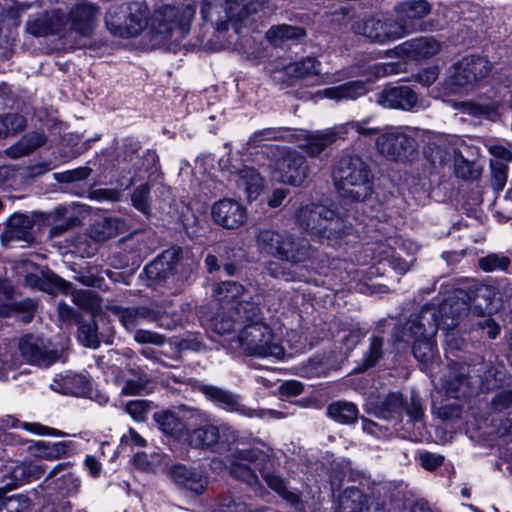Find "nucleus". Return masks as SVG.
<instances>
[{
	"label": "nucleus",
	"mask_w": 512,
	"mask_h": 512,
	"mask_svg": "<svg viewBox=\"0 0 512 512\" xmlns=\"http://www.w3.org/2000/svg\"><path fill=\"white\" fill-rule=\"evenodd\" d=\"M255 12L254 0H202L200 5L203 20L211 22L217 32L227 31L231 24L239 35V44L245 52H248V48H254L252 34L256 30L253 16Z\"/></svg>",
	"instance_id": "nucleus-1"
},
{
	"label": "nucleus",
	"mask_w": 512,
	"mask_h": 512,
	"mask_svg": "<svg viewBox=\"0 0 512 512\" xmlns=\"http://www.w3.org/2000/svg\"><path fill=\"white\" fill-rule=\"evenodd\" d=\"M436 310L426 308L419 315H413L404 325L395 331V345L397 349H405L412 345V352L424 369L434 363L435 344L433 337L436 334Z\"/></svg>",
	"instance_id": "nucleus-2"
},
{
	"label": "nucleus",
	"mask_w": 512,
	"mask_h": 512,
	"mask_svg": "<svg viewBox=\"0 0 512 512\" xmlns=\"http://www.w3.org/2000/svg\"><path fill=\"white\" fill-rule=\"evenodd\" d=\"M332 177L343 198L364 201L372 194V176L358 156H343L334 167Z\"/></svg>",
	"instance_id": "nucleus-3"
},
{
	"label": "nucleus",
	"mask_w": 512,
	"mask_h": 512,
	"mask_svg": "<svg viewBox=\"0 0 512 512\" xmlns=\"http://www.w3.org/2000/svg\"><path fill=\"white\" fill-rule=\"evenodd\" d=\"M148 14L144 3L128 2L110 9L106 24L112 33L120 37H134L146 27Z\"/></svg>",
	"instance_id": "nucleus-4"
},
{
	"label": "nucleus",
	"mask_w": 512,
	"mask_h": 512,
	"mask_svg": "<svg viewBox=\"0 0 512 512\" xmlns=\"http://www.w3.org/2000/svg\"><path fill=\"white\" fill-rule=\"evenodd\" d=\"M256 155V141L253 137L244 144L239 151L240 158H232L228 155L221 158L219 165L222 170L228 171L231 175H237V186L243 189L247 198L252 200L256 193V173L254 169Z\"/></svg>",
	"instance_id": "nucleus-5"
},
{
	"label": "nucleus",
	"mask_w": 512,
	"mask_h": 512,
	"mask_svg": "<svg viewBox=\"0 0 512 512\" xmlns=\"http://www.w3.org/2000/svg\"><path fill=\"white\" fill-rule=\"evenodd\" d=\"M490 71L491 63L487 59L480 56L463 57L448 69L445 89L447 93H457L484 79Z\"/></svg>",
	"instance_id": "nucleus-6"
},
{
	"label": "nucleus",
	"mask_w": 512,
	"mask_h": 512,
	"mask_svg": "<svg viewBox=\"0 0 512 512\" xmlns=\"http://www.w3.org/2000/svg\"><path fill=\"white\" fill-rule=\"evenodd\" d=\"M296 219L298 224L308 232L319 237L337 238L340 236L341 220L334 213L323 205L308 204L302 206Z\"/></svg>",
	"instance_id": "nucleus-7"
},
{
	"label": "nucleus",
	"mask_w": 512,
	"mask_h": 512,
	"mask_svg": "<svg viewBox=\"0 0 512 512\" xmlns=\"http://www.w3.org/2000/svg\"><path fill=\"white\" fill-rule=\"evenodd\" d=\"M422 136L418 128L408 126L386 127L376 139V148L380 154L392 159H401L407 151L414 150L417 139Z\"/></svg>",
	"instance_id": "nucleus-8"
},
{
	"label": "nucleus",
	"mask_w": 512,
	"mask_h": 512,
	"mask_svg": "<svg viewBox=\"0 0 512 512\" xmlns=\"http://www.w3.org/2000/svg\"><path fill=\"white\" fill-rule=\"evenodd\" d=\"M265 251L282 260L293 263L303 262L309 258V249L304 242L296 243L288 235L265 231L258 235V250Z\"/></svg>",
	"instance_id": "nucleus-9"
},
{
	"label": "nucleus",
	"mask_w": 512,
	"mask_h": 512,
	"mask_svg": "<svg viewBox=\"0 0 512 512\" xmlns=\"http://www.w3.org/2000/svg\"><path fill=\"white\" fill-rule=\"evenodd\" d=\"M395 73H397V66L395 64H375L368 68V72H365V74L371 75L368 78V81L364 82L357 80L336 87L326 88L322 91H319L318 95L336 101L353 100L365 95L369 91V82L373 79H378L380 77Z\"/></svg>",
	"instance_id": "nucleus-10"
},
{
	"label": "nucleus",
	"mask_w": 512,
	"mask_h": 512,
	"mask_svg": "<svg viewBox=\"0 0 512 512\" xmlns=\"http://www.w3.org/2000/svg\"><path fill=\"white\" fill-rule=\"evenodd\" d=\"M320 63L312 57H307L299 62L286 63L281 61L273 70L274 73L280 74L274 76L276 80L288 82L294 78L310 79L311 84L335 83L340 80L335 75L320 74Z\"/></svg>",
	"instance_id": "nucleus-11"
},
{
	"label": "nucleus",
	"mask_w": 512,
	"mask_h": 512,
	"mask_svg": "<svg viewBox=\"0 0 512 512\" xmlns=\"http://www.w3.org/2000/svg\"><path fill=\"white\" fill-rule=\"evenodd\" d=\"M194 15L195 6L188 4L183 8L180 20L159 21L153 27V40L155 43L169 48L180 44L190 30V23Z\"/></svg>",
	"instance_id": "nucleus-12"
},
{
	"label": "nucleus",
	"mask_w": 512,
	"mask_h": 512,
	"mask_svg": "<svg viewBox=\"0 0 512 512\" xmlns=\"http://www.w3.org/2000/svg\"><path fill=\"white\" fill-rule=\"evenodd\" d=\"M19 351L27 363L40 367H48L60 357L49 340L33 334H26L19 339Z\"/></svg>",
	"instance_id": "nucleus-13"
},
{
	"label": "nucleus",
	"mask_w": 512,
	"mask_h": 512,
	"mask_svg": "<svg viewBox=\"0 0 512 512\" xmlns=\"http://www.w3.org/2000/svg\"><path fill=\"white\" fill-rule=\"evenodd\" d=\"M469 310L468 304L465 300H455L449 298L445 300L439 308L441 320L436 318L438 328L445 330V341L449 348L460 349L463 344V339L456 336L454 328L458 326L459 319L466 315Z\"/></svg>",
	"instance_id": "nucleus-14"
},
{
	"label": "nucleus",
	"mask_w": 512,
	"mask_h": 512,
	"mask_svg": "<svg viewBox=\"0 0 512 512\" xmlns=\"http://www.w3.org/2000/svg\"><path fill=\"white\" fill-rule=\"evenodd\" d=\"M278 451H274L269 445L258 441V463L261 462V473L267 485L281 497L291 503L298 501V495L291 491L286 483L278 476L270 473L278 464Z\"/></svg>",
	"instance_id": "nucleus-15"
},
{
	"label": "nucleus",
	"mask_w": 512,
	"mask_h": 512,
	"mask_svg": "<svg viewBox=\"0 0 512 512\" xmlns=\"http://www.w3.org/2000/svg\"><path fill=\"white\" fill-rule=\"evenodd\" d=\"M309 175L306 159L295 151H288L275 162L273 177L286 184L300 186Z\"/></svg>",
	"instance_id": "nucleus-16"
},
{
	"label": "nucleus",
	"mask_w": 512,
	"mask_h": 512,
	"mask_svg": "<svg viewBox=\"0 0 512 512\" xmlns=\"http://www.w3.org/2000/svg\"><path fill=\"white\" fill-rule=\"evenodd\" d=\"M408 29V26L395 23V21H381L374 18L358 22L354 25V31L357 34L380 44L404 37Z\"/></svg>",
	"instance_id": "nucleus-17"
},
{
	"label": "nucleus",
	"mask_w": 512,
	"mask_h": 512,
	"mask_svg": "<svg viewBox=\"0 0 512 512\" xmlns=\"http://www.w3.org/2000/svg\"><path fill=\"white\" fill-rule=\"evenodd\" d=\"M211 216L215 224L224 229H238L247 221L246 208L238 201L223 198L216 201L211 208Z\"/></svg>",
	"instance_id": "nucleus-18"
},
{
	"label": "nucleus",
	"mask_w": 512,
	"mask_h": 512,
	"mask_svg": "<svg viewBox=\"0 0 512 512\" xmlns=\"http://www.w3.org/2000/svg\"><path fill=\"white\" fill-rule=\"evenodd\" d=\"M376 102L390 109L411 111L424 108L417 94L408 86L386 88L376 95Z\"/></svg>",
	"instance_id": "nucleus-19"
},
{
	"label": "nucleus",
	"mask_w": 512,
	"mask_h": 512,
	"mask_svg": "<svg viewBox=\"0 0 512 512\" xmlns=\"http://www.w3.org/2000/svg\"><path fill=\"white\" fill-rule=\"evenodd\" d=\"M338 137H341V131H337L336 127L315 132L298 130L291 134V140L311 156L319 155Z\"/></svg>",
	"instance_id": "nucleus-20"
},
{
	"label": "nucleus",
	"mask_w": 512,
	"mask_h": 512,
	"mask_svg": "<svg viewBox=\"0 0 512 512\" xmlns=\"http://www.w3.org/2000/svg\"><path fill=\"white\" fill-rule=\"evenodd\" d=\"M34 221L31 217L22 213H14L6 223L5 229L0 235V239L5 246H9L12 242H23L22 247L32 244L35 240L32 228Z\"/></svg>",
	"instance_id": "nucleus-21"
},
{
	"label": "nucleus",
	"mask_w": 512,
	"mask_h": 512,
	"mask_svg": "<svg viewBox=\"0 0 512 512\" xmlns=\"http://www.w3.org/2000/svg\"><path fill=\"white\" fill-rule=\"evenodd\" d=\"M221 434L227 441L236 442V432L231 427H218L213 424L193 428L187 432L185 440L193 448H212L219 442Z\"/></svg>",
	"instance_id": "nucleus-22"
},
{
	"label": "nucleus",
	"mask_w": 512,
	"mask_h": 512,
	"mask_svg": "<svg viewBox=\"0 0 512 512\" xmlns=\"http://www.w3.org/2000/svg\"><path fill=\"white\" fill-rule=\"evenodd\" d=\"M182 249L171 247L161 253L154 261L146 265L145 273L154 282H164L177 272Z\"/></svg>",
	"instance_id": "nucleus-23"
},
{
	"label": "nucleus",
	"mask_w": 512,
	"mask_h": 512,
	"mask_svg": "<svg viewBox=\"0 0 512 512\" xmlns=\"http://www.w3.org/2000/svg\"><path fill=\"white\" fill-rule=\"evenodd\" d=\"M228 461L230 474L233 477L249 485L256 483V452L253 449L237 447L230 453Z\"/></svg>",
	"instance_id": "nucleus-24"
},
{
	"label": "nucleus",
	"mask_w": 512,
	"mask_h": 512,
	"mask_svg": "<svg viewBox=\"0 0 512 512\" xmlns=\"http://www.w3.org/2000/svg\"><path fill=\"white\" fill-rule=\"evenodd\" d=\"M200 391L207 399L226 411L236 412L247 417L254 415V410L246 407L241 403L239 396L228 390L213 385H203L200 387Z\"/></svg>",
	"instance_id": "nucleus-25"
},
{
	"label": "nucleus",
	"mask_w": 512,
	"mask_h": 512,
	"mask_svg": "<svg viewBox=\"0 0 512 512\" xmlns=\"http://www.w3.org/2000/svg\"><path fill=\"white\" fill-rule=\"evenodd\" d=\"M169 477L179 487L195 494L204 492L208 485L207 477L199 470L189 468L184 464H174L169 468Z\"/></svg>",
	"instance_id": "nucleus-26"
},
{
	"label": "nucleus",
	"mask_w": 512,
	"mask_h": 512,
	"mask_svg": "<svg viewBox=\"0 0 512 512\" xmlns=\"http://www.w3.org/2000/svg\"><path fill=\"white\" fill-rule=\"evenodd\" d=\"M440 49V43L433 37H419L403 42L392 52L399 57L425 59L436 55Z\"/></svg>",
	"instance_id": "nucleus-27"
},
{
	"label": "nucleus",
	"mask_w": 512,
	"mask_h": 512,
	"mask_svg": "<svg viewBox=\"0 0 512 512\" xmlns=\"http://www.w3.org/2000/svg\"><path fill=\"white\" fill-rule=\"evenodd\" d=\"M98 8L95 5L82 3L70 12V30L81 37H90L95 29Z\"/></svg>",
	"instance_id": "nucleus-28"
},
{
	"label": "nucleus",
	"mask_w": 512,
	"mask_h": 512,
	"mask_svg": "<svg viewBox=\"0 0 512 512\" xmlns=\"http://www.w3.org/2000/svg\"><path fill=\"white\" fill-rule=\"evenodd\" d=\"M26 30L36 37L57 35L63 30V18L58 11L45 12L30 19Z\"/></svg>",
	"instance_id": "nucleus-29"
},
{
	"label": "nucleus",
	"mask_w": 512,
	"mask_h": 512,
	"mask_svg": "<svg viewBox=\"0 0 512 512\" xmlns=\"http://www.w3.org/2000/svg\"><path fill=\"white\" fill-rule=\"evenodd\" d=\"M51 388L66 395L86 396L90 391V381L84 374L67 373L58 375L51 384Z\"/></svg>",
	"instance_id": "nucleus-30"
},
{
	"label": "nucleus",
	"mask_w": 512,
	"mask_h": 512,
	"mask_svg": "<svg viewBox=\"0 0 512 512\" xmlns=\"http://www.w3.org/2000/svg\"><path fill=\"white\" fill-rule=\"evenodd\" d=\"M114 312L128 331L136 330L142 323L152 322L156 315L154 308L148 306L115 307Z\"/></svg>",
	"instance_id": "nucleus-31"
},
{
	"label": "nucleus",
	"mask_w": 512,
	"mask_h": 512,
	"mask_svg": "<svg viewBox=\"0 0 512 512\" xmlns=\"http://www.w3.org/2000/svg\"><path fill=\"white\" fill-rule=\"evenodd\" d=\"M158 428L175 439H185L187 432L192 429L191 423H185L171 411H160L154 414Z\"/></svg>",
	"instance_id": "nucleus-32"
},
{
	"label": "nucleus",
	"mask_w": 512,
	"mask_h": 512,
	"mask_svg": "<svg viewBox=\"0 0 512 512\" xmlns=\"http://www.w3.org/2000/svg\"><path fill=\"white\" fill-rule=\"evenodd\" d=\"M258 357H271L280 360L284 356V349L277 337L266 324L258 322Z\"/></svg>",
	"instance_id": "nucleus-33"
},
{
	"label": "nucleus",
	"mask_w": 512,
	"mask_h": 512,
	"mask_svg": "<svg viewBox=\"0 0 512 512\" xmlns=\"http://www.w3.org/2000/svg\"><path fill=\"white\" fill-rule=\"evenodd\" d=\"M429 4L425 0L408 1L397 6L399 14L395 23H400L409 27L406 34L416 29L414 20L421 19L428 14Z\"/></svg>",
	"instance_id": "nucleus-34"
},
{
	"label": "nucleus",
	"mask_w": 512,
	"mask_h": 512,
	"mask_svg": "<svg viewBox=\"0 0 512 512\" xmlns=\"http://www.w3.org/2000/svg\"><path fill=\"white\" fill-rule=\"evenodd\" d=\"M256 323H248L239 332L238 336L229 343V348L243 356L244 359L256 355Z\"/></svg>",
	"instance_id": "nucleus-35"
},
{
	"label": "nucleus",
	"mask_w": 512,
	"mask_h": 512,
	"mask_svg": "<svg viewBox=\"0 0 512 512\" xmlns=\"http://www.w3.org/2000/svg\"><path fill=\"white\" fill-rule=\"evenodd\" d=\"M468 367L461 365L453 370V379L445 380L441 384V391H444L449 398L466 397L472 393L471 382L466 379L464 372Z\"/></svg>",
	"instance_id": "nucleus-36"
},
{
	"label": "nucleus",
	"mask_w": 512,
	"mask_h": 512,
	"mask_svg": "<svg viewBox=\"0 0 512 512\" xmlns=\"http://www.w3.org/2000/svg\"><path fill=\"white\" fill-rule=\"evenodd\" d=\"M349 499L356 505L352 509V512H384V507L380 503L373 499L363 497L358 489H350L345 492L341 499V505L344 509L348 508L346 503Z\"/></svg>",
	"instance_id": "nucleus-37"
},
{
	"label": "nucleus",
	"mask_w": 512,
	"mask_h": 512,
	"mask_svg": "<svg viewBox=\"0 0 512 512\" xmlns=\"http://www.w3.org/2000/svg\"><path fill=\"white\" fill-rule=\"evenodd\" d=\"M45 136L40 133L25 134L16 144L7 149V155L12 158H19L30 154L36 148L45 143Z\"/></svg>",
	"instance_id": "nucleus-38"
},
{
	"label": "nucleus",
	"mask_w": 512,
	"mask_h": 512,
	"mask_svg": "<svg viewBox=\"0 0 512 512\" xmlns=\"http://www.w3.org/2000/svg\"><path fill=\"white\" fill-rule=\"evenodd\" d=\"M3 425L7 428H22L32 434L36 435H46V436H64L65 434L60 430L55 428H51L48 426H44L39 423H28V422H20L13 416H6L2 419Z\"/></svg>",
	"instance_id": "nucleus-39"
},
{
	"label": "nucleus",
	"mask_w": 512,
	"mask_h": 512,
	"mask_svg": "<svg viewBox=\"0 0 512 512\" xmlns=\"http://www.w3.org/2000/svg\"><path fill=\"white\" fill-rule=\"evenodd\" d=\"M377 253L379 261H387L395 271L401 274L406 273L414 261V258L403 259L400 253H396L395 249L386 245H379Z\"/></svg>",
	"instance_id": "nucleus-40"
},
{
	"label": "nucleus",
	"mask_w": 512,
	"mask_h": 512,
	"mask_svg": "<svg viewBox=\"0 0 512 512\" xmlns=\"http://www.w3.org/2000/svg\"><path fill=\"white\" fill-rule=\"evenodd\" d=\"M4 478L9 481L5 484L8 490L17 488L26 482V461H7L4 466Z\"/></svg>",
	"instance_id": "nucleus-41"
},
{
	"label": "nucleus",
	"mask_w": 512,
	"mask_h": 512,
	"mask_svg": "<svg viewBox=\"0 0 512 512\" xmlns=\"http://www.w3.org/2000/svg\"><path fill=\"white\" fill-rule=\"evenodd\" d=\"M327 413L335 421L349 424L357 419L358 409L351 402L338 401L328 406Z\"/></svg>",
	"instance_id": "nucleus-42"
},
{
	"label": "nucleus",
	"mask_w": 512,
	"mask_h": 512,
	"mask_svg": "<svg viewBox=\"0 0 512 512\" xmlns=\"http://www.w3.org/2000/svg\"><path fill=\"white\" fill-rule=\"evenodd\" d=\"M402 408V395L398 392H392L381 400L376 408V414L381 418L388 419L399 415Z\"/></svg>",
	"instance_id": "nucleus-43"
},
{
	"label": "nucleus",
	"mask_w": 512,
	"mask_h": 512,
	"mask_svg": "<svg viewBox=\"0 0 512 512\" xmlns=\"http://www.w3.org/2000/svg\"><path fill=\"white\" fill-rule=\"evenodd\" d=\"M303 35L304 31L302 28L282 24L269 29L266 37L272 44L280 45L284 40L299 39Z\"/></svg>",
	"instance_id": "nucleus-44"
},
{
	"label": "nucleus",
	"mask_w": 512,
	"mask_h": 512,
	"mask_svg": "<svg viewBox=\"0 0 512 512\" xmlns=\"http://www.w3.org/2000/svg\"><path fill=\"white\" fill-rule=\"evenodd\" d=\"M245 288L235 281H223L215 285L214 296L220 302H230L242 296Z\"/></svg>",
	"instance_id": "nucleus-45"
},
{
	"label": "nucleus",
	"mask_w": 512,
	"mask_h": 512,
	"mask_svg": "<svg viewBox=\"0 0 512 512\" xmlns=\"http://www.w3.org/2000/svg\"><path fill=\"white\" fill-rule=\"evenodd\" d=\"M370 118H366L359 121H350L340 126H337V131H341V137L348 134L349 132H356L361 136H371L380 134L382 130L377 127L369 125Z\"/></svg>",
	"instance_id": "nucleus-46"
},
{
	"label": "nucleus",
	"mask_w": 512,
	"mask_h": 512,
	"mask_svg": "<svg viewBox=\"0 0 512 512\" xmlns=\"http://www.w3.org/2000/svg\"><path fill=\"white\" fill-rule=\"evenodd\" d=\"M26 120L16 113L0 116V138L17 133L25 128Z\"/></svg>",
	"instance_id": "nucleus-47"
},
{
	"label": "nucleus",
	"mask_w": 512,
	"mask_h": 512,
	"mask_svg": "<svg viewBox=\"0 0 512 512\" xmlns=\"http://www.w3.org/2000/svg\"><path fill=\"white\" fill-rule=\"evenodd\" d=\"M78 339L83 345L90 348L95 349L100 345L97 334V325L93 319L80 323L78 327Z\"/></svg>",
	"instance_id": "nucleus-48"
},
{
	"label": "nucleus",
	"mask_w": 512,
	"mask_h": 512,
	"mask_svg": "<svg viewBox=\"0 0 512 512\" xmlns=\"http://www.w3.org/2000/svg\"><path fill=\"white\" fill-rule=\"evenodd\" d=\"M133 206L145 215L151 214L150 203V185L148 183L141 184L132 193L131 196Z\"/></svg>",
	"instance_id": "nucleus-49"
},
{
	"label": "nucleus",
	"mask_w": 512,
	"mask_h": 512,
	"mask_svg": "<svg viewBox=\"0 0 512 512\" xmlns=\"http://www.w3.org/2000/svg\"><path fill=\"white\" fill-rule=\"evenodd\" d=\"M36 307L37 303L34 300L26 298L18 302H13L10 305L0 306V316L10 317L12 314L34 313Z\"/></svg>",
	"instance_id": "nucleus-50"
},
{
	"label": "nucleus",
	"mask_w": 512,
	"mask_h": 512,
	"mask_svg": "<svg viewBox=\"0 0 512 512\" xmlns=\"http://www.w3.org/2000/svg\"><path fill=\"white\" fill-rule=\"evenodd\" d=\"M509 263L510 261L506 256L498 254H490L479 260L480 268L487 272L505 271Z\"/></svg>",
	"instance_id": "nucleus-51"
},
{
	"label": "nucleus",
	"mask_w": 512,
	"mask_h": 512,
	"mask_svg": "<svg viewBox=\"0 0 512 512\" xmlns=\"http://www.w3.org/2000/svg\"><path fill=\"white\" fill-rule=\"evenodd\" d=\"M208 328L215 334L224 335L234 328V320L225 314H216L208 323Z\"/></svg>",
	"instance_id": "nucleus-52"
},
{
	"label": "nucleus",
	"mask_w": 512,
	"mask_h": 512,
	"mask_svg": "<svg viewBox=\"0 0 512 512\" xmlns=\"http://www.w3.org/2000/svg\"><path fill=\"white\" fill-rule=\"evenodd\" d=\"M150 382L149 376L140 371L137 373L136 379H128L123 388H122V394L124 395H137L140 394L148 385Z\"/></svg>",
	"instance_id": "nucleus-53"
},
{
	"label": "nucleus",
	"mask_w": 512,
	"mask_h": 512,
	"mask_svg": "<svg viewBox=\"0 0 512 512\" xmlns=\"http://www.w3.org/2000/svg\"><path fill=\"white\" fill-rule=\"evenodd\" d=\"M150 405L146 400H131L126 404V411L136 421H144Z\"/></svg>",
	"instance_id": "nucleus-54"
},
{
	"label": "nucleus",
	"mask_w": 512,
	"mask_h": 512,
	"mask_svg": "<svg viewBox=\"0 0 512 512\" xmlns=\"http://www.w3.org/2000/svg\"><path fill=\"white\" fill-rule=\"evenodd\" d=\"M73 302L83 308L92 309L98 304L97 296L88 290L71 291Z\"/></svg>",
	"instance_id": "nucleus-55"
},
{
	"label": "nucleus",
	"mask_w": 512,
	"mask_h": 512,
	"mask_svg": "<svg viewBox=\"0 0 512 512\" xmlns=\"http://www.w3.org/2000/svg\"><path fill=\"white\" fill-rule=\"evenodd\" d=\"M134 340L140 344H153L162 346L165 343V336L149 330H133Z\"/></svg>",
	"instance_id": "nucleus-56"
},
{
	"label": "nucleus",
	"mask_w": 512,
	"mask_h": 512,
	"mask_svg": "<svg viewBox=\"0 0 512 512\" xmlns=\"http://www.w3.org/2000/svg\"><path fill=\"white\" fill-rule=\"evenodd\" d=\"M133 460L136 467L145 471H150L157 463L160 462L161 455L159 453L147 454L145 452H140L135 454Z\"/></svg>",
	"instance_id": "nucleus-57"
},
{
	"label": "nucleus",
	"mask_w": 512,
	"mask_h": 512,
	"mask_svg": "<svg viewBox=\"0 0 512 512\" xmlns=\"http://www.w3.org/2000/svg\"><path fill=\"white\" fill-rule=\"evenodd\" d=\"M492 185L495 190L500 191L504 188L507 181V168L505 164L497 161L491 162Z\"/></svg>",
	"instance_id": "nucleus-58"
},
{
	"label": "nucleus",
	"mask_w": 512,
	"mask_h": 512,
	"mask_svg": "<svg viewBox=\"0 0 512 512\" xmlns=\"http://www.w3.org/2000/svg\"><path fill=\"white\" fill-rule=\"evenodd\" d=\"M214 512H251V510L243 500L227 497L220 501Z\"/></svg>",
	"instance_id": "nucleus-59"
},
{
	"label": "nucleus",
	"mask_w": 512,
	"mask_h": 512,
	"mask_svg": "<svg viewBox=\"0 0 512 512\" xmlns=\"http://www.w3.org/2000/svg\"><path fill=\"white\" fill-rule=\"evenodd\" d=\"M26 451L34 458L49 460V442L26 440Z\"/></svg>",
	"instance_id": "nucleus-60"
},
{
	"label": "nucleus",
	"mask_w": 512,
	"mask_h": 512,
	"mask_svg": "<svg viewBox=\"0 0 512 512\" xmlns=\"http://www.w3.org/2000/svg\"><path fill=\"white\" fill-rule=\"evenodd\" d=\"M154 311L156 315L152 322H155L158 327L167 330H173L179 326V321L172 320L168 311L163 310L158 306L154 308Z\"/></svg>",
	"instance_id": "nucleus-61"
},
{
	"label": "nucleus",
	"mask_w": 512,
	"mask_h": 512,
	"mask_svg": "<svg viewBox=\"0 0 512 512\" xmlns=\"http://www.w3.org/2000/svg\"><path fill=\"white\" fill-rule=\"evenodd\" d=\"M405 410L410 421L414 424H421L424 412L420 400L417 397H411L410 403H406L405 405Z\"/></svg>",
	"instance_id": "nucleus-62"
},
{
	"label": "nucleus",
	"mask_w": 512,
	"mask_h": 512,
	"mask_svg": "<svg viewBox=\"0 0 512 512\" xmlns=\"http://www.w3.org/2000/svg\"><path fill=\"white\" fill-rule=\"evenodd\" d=\"M383 340L380 337H373L370 343L369 351L365 357L366 367L373 366L381 357Z\"/></svg>",
	"instance_id": "nucleus-63"
},
{
	"label": "nucleus",
	"mask_w": 512,
	"mask_h": 512,
	"mask_svg": "<svg viewBox=\"0 0 512 512\" xmlns=\"http://www.w3.org/2000/svg\"><path fill=\"white\" fill-rule=\"evenodd\" d=\"M487 148L490 154L495 158L494 161L503 164L512 161V151L510 149L498 144H490Z\"/></svg>",
	"instance_id": "nucleus-64"
}]
</instances>
